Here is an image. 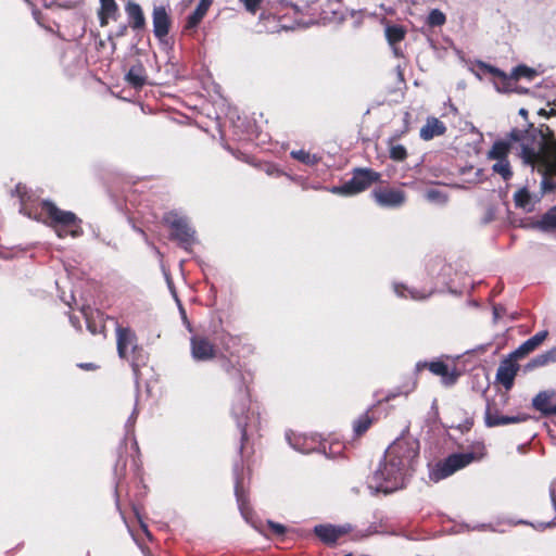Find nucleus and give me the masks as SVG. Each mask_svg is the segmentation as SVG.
Listing matches in <instances>:
<instances>
[{
    "mask_svg": "<svg viewBox=\"0 0 556 556\" xmlns=\"http://www.w3.org/2000/svg\"><path fill=\"white\" fill-rule=\"evenodd\" d=\"M503 313H504V308L501 305L493 306V315H494L495 320L501 318Z\"/></svg>",
    "mask_w": 556,
    "mask_h": 556,
    "instance_id": "a19ab883",
    "label": "nucleus"
},
{
    "mask_svg": "<svg viewBox=\"0 0 556 556\" xmlns=\"http://www.w3.org/2000/svg\"><path fill=\"white\" fill-rule=\"evenodd\" d=\"M482 455V452H465L452 454L434 465V467L429 472V478L433 482H439L452 476L457 470L465 468L472 462L480 459Z\"/></svg>",
    "mask_w": 556,
    "mask_h": 556,
    "instance_id": "39448f33",
    "label": "nucleus"
},
{
    "mask_svg": "<svg viewBox=\"0 0 556 556\" xmlns=\"http://www.w3.org/2000/svg\"><path fill=\"white\" fill-rule=\"evenodd\" d=\"M407 156L406 148L402 144H395L390 148V157L393 161H404Z\"/></svg>",
    "mask_w": 556,
    "mask_h": 556,
    "instance_id": "72a5a7b5",
    "label": "nucleus"
},
{
    "mask_svg": "<svg viewBox=\"0 0 556 556\" xmlns=\"http://www.w3.org/2000/svg\"><path fill=\"white\" fill-rule=\"evenodd\" d=\"M42 212L49 217V226L54 229L59 238L67 236L77 238L83 235L81 219L73 212L63 211L50 201L42 202Z\"/></svg>",
    "mask_w": 556,
    "mask_h": 556,
    "instance_id": "20e7f679",
    "label": "nucleus"
},
{
    "mask_svg": "<svg viewBox=\"0 0 556 556\" xmlns=\"http://www.w3.org/2000/svg\"><path fill=\"white\" fill-rule=\"evenodd\" d=\"M232 379L237 391L231 400L230 413L240 430L241 442L243 443L248 440L247 427L250 419V391L247 376L243 372L236 369L232 374Z\"/></svg>",
    "mask_w": 556,
    "mask_h": 556,
    "instance_id": "7ed1b4c3",
    "label": "nucleus"
},
{
    "mask_svg": "<svg viewBox=\"0 0 556 556\" xmlns=\"http://www.w3.org/2000/svg\"><path fill=\"white\" fill-rule=\"evenodd\" d=\"M137 416H138V410L135 408L130 415V417L128 418L127 422H126V427L129 428V427H134L135 422H136V419H137Z\"/></svg>",
    "mask_w": 556,
    "mask_h": 556,
    "instance_id": "ea45409f",
    "label": "nucleus"
},
{
    "mask_svg": "<svg viewBox=\"0 0 556 556\" xmlns=\"http://www.w3.org/2000/svg\"><path fill=\"white\" fill-rule=\"evenodd\" d=\"M71 323L75 326L76 320H74V318H73V317H71Z\"/></svg>",
    "mask_w": 556,
    "mask_h": 556,
    "instance_id": "864d4df0",
    "label": "nucleus"
},
{
    "mask_svg": "<svg viewBox=\"0 0 556 556\" xmlns=\"http://www.w3.org/2000/svg\"><path fill=\"white\" fill-rule=\"evenodd\" d=\"M515 77H528L531 78L534 75V71L527 67L526 65H519L514 70Z\"/></svg>",
    "mask_w": 556,
    "mask_h": 556,
    "instance_id": "e433bc0d",
    "label": "nucleus"
},
{
    "mask_svg": "<svg viewBox=\"0 0 556 556\" xmlns=\"http://www.w3.org/2000/svg\"><path fill=\"white\" fill-rule=\"evenodd\" d=\"M191 356L195 362H207L215 357L216 348L203 336H192L190 339Z\"/></svg>",
    "mask_w": 556,
    "mask_h": 556,
    "instance_id": "9d476101",
    "label": "nucleus"
},
{
    "mask_svg": "<svg viewBox=\"0 0 556 556\" xmlns=\"http://www.w3.org/2000/svg\"><path fill=\"white\" fill-rule=\"evenodd\" d=\"M425 198L427 201L438 205H444L447 202V195L443 191L435 188L426 190Z\"/></svg>",
    "mask_w": 556,
    "mask_h": 556,
    "instance_id": "c756f323",
    "label": "nucleus"
},
{
    "mask_svg": "<svg viewBox=\"0 0 556 556\" xmlns=\"http://www.w3.org/2000/svg\"><path fill=\"white\" fill-rule=\"evenodd\" d=\"M419 443L412 438H399L386 450L374 472L370 489L391 493L405 486L418 462Z\"/></svg>",
    "mask_w": 556,
    "mask_h": 556,
    "instance_id": "f257e3e1",
    "label": "nucleus"
},
{
    "mask_svg": "<svg viewBox=\"0 0 556 556\" xmlns=\"http://www.w3.org/2000/svg\"><path fill=\"white\" fill-rule=\"evenodd\" d=\"M376 532H377V531H376V529H374L372 527H369V528L366 530V532H365V533H363V534L361 535V538L369 536V535H371V534H374V533H376Z\"/></svg>",
    "mask_w": 556,
    "mask_h": 556,
    "instance_id": "37998d69",
    "label": "nucleus"
},
{
    "mask_svg": "<svg viewBox=\"0 0 556 556\" xmlns=\"http://www.w3.org/2000/svg\"><path fill=\"white\" fill-rule=\"evenodd\" d=\"M548 331L542 330L535 333L533 337L526 340L521 343L511 354L510 357L515 359L522 358L527 356L529 353L533 352L538 349L547 338Z\"/></svg>",
    "mask_w": 556,
    "mask_h": 556,
    "instance_id": "6ab92c4d",
    "label": "nucleus"
},
{
    "mask_svg": "<svg viewBox=\"0 0 556 556\" xmlns=\"http://www.w3.org/2000/svg\"><path fill=\"white\" fill-rule=\"evenodd\" d=\"M286 439L292 448L303 454L318 451L321 445L317 435L298 434L290 431L286 433Z\"/></svg>",
    "mask_w": 556,
    "mask_h": 556,
    "instance_id": "9b49d317",
    "label": "nucleus"
},
{
    "mask_svg": "<svg viewBox=\"0 0 556 556\" xmlns=\"http://www.w3.org/2000/svg\"><path fill=\"white\" fill-rule=\"evenodd\" d=\"M131 366H132V370H134L135 375L137 376V374H138V366L136 364H134V363H132Z\"/></svg>",
    "mask_w": 556,
    "mask_h": 556,
    "instance_id": "de8ad7c7",
    "label": "nucleus"
},
{
    "mask_svg": "<svg viewBox=\"0 0 556 556\" xmlns=\"http://www.w3.org/2000/svg\"><path fill=\"white\" fill-rule=\"evenodd\" d=\"M394 290H395V292H396L400 296H407L405 292H408L412 299H422V298H425V295H421V294H419V293H418V292H416V291L409 290V289H407V288H406V287H404V286L395 285V286H394Z\"/></svg>",
    "mask_w": 556,
    "mask_h": 556,
    "instance_id": "f704fd0d",
    "label": "nucleus"
},
{
    "mask_svg": "<svg viewBox=\"0 0 556 556\" xmlns=\"http://www.w3.org/2000/svg\"><path fill=\"white\" fill-rule=\"evenodd\" d=\"M541 201V195L531 193L527 188H521L514 193V202L516 207L527 213L535 210V205Z\"/></svg>",
    "mask_w": 556,
    "mask_h": 556,
    "instance_id": "aec40b11",
    "label": "nucleus"
},
{
    "mask_svg": "<svg viewBox=\"0 0 556 556\" xmlns=\"http://www.w3.org/2000/svg\"><path fill=\"white\" fill-rule=\"evenodd\" d=\"M101 9H100V20L101 25H105L108 23V18H114L117 13V4L115 0H100Z\"/></svg>",
    "mask_w": 556,
    "mask_h": 556,
    "instance_id": "cd10ccee",
    "label": "nucleus"
},
{
    "mask_svg": "<svg viewBox=\"0 0 556 556\" xmlns=\"http://www.w3.org/2000/svg\"><path fill=\"white\" fill-rule=\"evenodd\" d=\"M212 3V0H201L199 4L197 5L195 10L192 12V14L189 15L187 20V28H194L198 26V24L201 22V20L206 14L210 5Z\"/></svg>",
    "mask_w": 556,
    "mask_h": 556,
    "instance_id": "a878e982",
    "label": "nucleus"
},
{
    "mask_svg": "<svg viewBox=\"0 0 556 556\" xmlns=\"http://www.w3.org/2000/svg\"><path fill=\"white\" fill-rule=\"evenodd\" d=\"M267 526L276 535L281 536L287 532V528L283 525L275 522L273 520H267Z\"/></svg>",
    "mask_w": 556,
    "mask_h": 556,
    "instance_id": "4c0bfd02",
    "label": "nucleus"
},
{
    "mask_svg": "<svg viewBox=\"0 0 556 556\" xmlns=\"http://www.w3.org/2000/svg\"><path fill=\"white\" fill-rule=\"evenodd\" d=\"M538 227L543 231L556 230V205L549 208L538 223Z\"/></svg>",
    "mask_w": 556,
    "mask_h": 556,
    "instance_id": "c85d7f7f",
    "label": "nucleus"
},
{
    "mask_svg": "<svg viewBox=\"0 0 556 556\" xmlns=\"http://www.w3.org/2000/svg\"><path fill=\"white\" fill-rule=\"evenodd\" d=\"M555 362H556V356H555L554 352L552 351V349H549L548 351L536 355L530 362H528L523 366V372H529L535 368L543 367V366H546V365H548L551 363H555Z\"/></svg>",
    "mask_w": 556,
    "mask_h": 556,
    "instance_id": "b1692460",
    "label": "nucleus"
},
{
    "mask_svg": "<svg viewBox=\"0 0 556 556\" xmlns=\"http://www.w3.org/2000/svg\"><path fill=\"white\" fill-rule=\"evenodd\" d=\"M88 328L90 329L91 332H94V330L91 328L90 324H88Z\"/></svg>",
    "mask_w": 556,
    "mask_h": 556,
    "instance_id": "6e6d98bb",
    "label": "nucleus"
},
{
    "mask_svg": "<svg viewBox=\"0 0 556 556\" xmlns=\"http://www.w3.org/2000/svg\"><path fill=\"white\" fill-rule=\"evenodd\" d=\"M79 367H81L84 369H93L94 365L92 363H84V364H80Z\"/></svg>",
    "mask_w": 556,
    "mask_h": 556,
    "instance_id": "c03bdc74",
    "label": "nucleus"
},
{
    "mask_svg": "<svg viewBox=\"0 0 556 556\" xmlns=\"http://www.w3.org/2000/svg\"><path fill=\"white\" fill-rule=\"evenodd\" d=\"M446 131V126L437 117H428L426 124L420 129V138L428 141L437 136H442Z\"/></svg>",
    "mask_w": 556,
    "mask_h": 556,
    "instance_id": "4be33fe9",
    "label": "nucleus"
},
{
    "mask_svg": "<svg viewBox=\"0 0 556 556\" xmlns=\"http://www.w3.org/2000/svg\"><path fill=\"white\" fill-rule=\"evenodd\" d=\"M125 29H126L125 26L122 29H119V34L118 35H123Z\"/></svg>",
    "mask_w": 556,
    "mask_h": 556,
    "instance_id": "603ef678",
    "label": "nucleus"
},
{
    "mask_svg": "<svg viewBox=\"0 0 556 556\" xmlns=\"http://www.w3.org/2000/svg\"><path fill=\"white\" fill-rule=\"evenodd\" d=\"M539 113L542 114V115H546V112H545L544 109H541Z\"/></svg>",
    "mask_w": 556,
    "mask_h": 556,
    "instance_id": "3c124183",
    "label": "nucleus"
},
{
    "mask_svg": "<svg viewBox=\"0 0 556 556\" xmlns=\"http://www.w3.org/2000/svg\"><path fill=\"white\" fill-rule=\"evenodd\" d=\"M482 172H483V170H482L481 168L477 169V173H476V174H477V176L482 175Z\"/></svg>",
    "mask_w": 556,
    "mask_h": 556,
    "instance_id": "8fccbe9b",
    "label": "nucleus"
},
{
    "mask_svg": "<svg viewBox=\"0 0 556 556\" xmlns=\"http://www.w3.org/2000/svg\"><path fill=\"white\" fill-rule=\"evenodd\" d=\"M152 23L154 36L160 41H163L168 35L170 28V17L165 7H154L152 13Z\"/></svg>",
    "mask_w": 556,
    "mask_h": 556,
    "instance_id": "4468645a",
    "label": "nucleus"
},
{
    "mask_svg": "<svg viewBox=\"0 0 556 556\" xmlns=\"http://www.w3.org/2000/svg\"><path fill=\"white\" fill-rule=\"evenodd\" d=\"M235 475H236L235 494H236V497H237L239 509L241 511L242 517L247 521H249V511H248V509L245 507L244 492H243L242 482H241V480L239 478V475H238V467L235 468Z\"/></svg>",
    "mask_w": 556,
    "mask_h": 556,
    "instance_id": "bb28decb",
    "label": "nucleus"
},
{
    "mask_svg": "<svg viewBox=\"0 0 556 556\" xmlns=\"http://www.w3.org/2000/svg\"><path fill=\"white\" fill-rule=\"evenodd\" d=\"M514 142L508 135L507 140H496L486 153V157L494 161L492 172L500 175L504 181H508L513 177L508 154Z\"/></svg>",
    "mask_w": 556,
    "mask_h": 556,
    "instance_id": "6e6552de",
    "label": "nucleus"
},
{
    "mask_svg": "<svg viewBox=\"0 0 556 556\" xmlns=\"http://www.w3.org/2000/svg\"><path fill=\"white\" fill-rule=\"evenodd\" d=\"M127 81L135 88H140L146 84V71L142 64L132 65L126 74Z\"/></svg>",
    "mask_w": 556,
    "mask_h": 556,
    "instance_id": "393cba45",
    "label": "nucleus"
},
{
    "mask_svg": "<svg viewBox=\"0 0 556 556\" xmlns=\"http://www.w3.org/2000/svg\"><path fill=\"white\" fill-rule=\"evenodd\" d=\"M529 419V416L526 414H518L515 416H501L496 412H493L492 405L488 403L486 409H485V425L488 427H497V426H505L509 424H519L527 421Z\"/></svg>",
    "mask_w": 556,
    "mask_h": 556,
    "instance_id": "dca6fc26",
    "label": "nucleus"
},
{
    "mask_svg": "<svg viewBox=\"0 0 556 556\" xmlns=\"http://www.w3.org/2000/svg\"><path fill=\"white\" fill-rule=\"evenodd\" d=\"M519 115H521L522 117L527 118L528 116V111L525 109V108H521L519 110Z\"/></svg>",
    "mask_w": 556,
    "mask_h": 556,
    "instance_id": "a18cd8bd",
    "label": "nucleus"
},
{
    "mask_svg": "<svg viewBox=\"0 0 556 556\" xmlns=\"http://www.w3.org/2000/svg\"><path fill=\"white\" fill-rule=\"evenodd\" d=\"M350 523L334 526L330 523L317 525L314 527V533L317 538L327 545H334L337 541L352 531Z\"/></svg>",
    "mask_w": 556,
    "mask_h": 556,
    "instance_id": "1a4fd4ad",
    "label": "nucleus"
},
{
    "mask_svg": "<svg viewBox=\"0 0 556 556\" xmlns=\"http://www.w3.org/2000/svg\"><path fill=\"white\" fill-rule=\"evenodd\" d=\"M549 497H551V502L553 504V507L556 510V493H555L554 489L549 490Z\"/></svg>",
    "mask_w": 556,
    "mask_h": 556,
    "instance_id": "79ce46f5",
    "label": "nucleus"
},
{
    "mask_svg": "<svg viewBox=\"0 0 556 556\" xmlns=\"http://www.w3.org/2000/svg\"><path fill=\"white\" fill-rule=\"evenodd\" d=\"M381 175L370 168H355L352 178L341 186H334L330 192L334 194L351 197L368 189L372 184L380 180Z\"/></svg>",
    "mask_w": 556,
    "mask_h": 556,
    "instance_id": "0eeeda50",
    "label": "nucleus"
},
{
    "mask_svg": "<svg viewBox=\"0 0 556 556\" xmlns=\"http://www.w3.org/2000/svg\"><path fill=\"white\" fill-rule=\"evenodd\" d=\"M532 407L543 416H556V392L544 390L532 399Z\"/></svg>",
    "mask_w": 556,
    "mask_h": 556,
    "instance_id": "ddd939ff",
    "label": "nucleus"
},
{
    "mask_svg": "<svg viewBox=\"0 0 556 556\" xmlns=\"http://www.w3.org/2000/svg\"><path fill=\"white\" fill-rule=\"evenodd\" d=\"M371 422L372 420L368 414H364L361 417H358V419L354 421L353 426L356 435H362L363 433H365L370 427Z\"/></svg>",
    "mask_w": 556,
    "mask_h": 556,
    "instance_id": "2f4dec72",
    "label": "nucleus"
},
{
    "mask_svg": "<svg viewBox=\"0 0 556 556\" xmlns=\"http://www.w3.org/2000/svg\"><path fill=\"white\" fill-rule=\"evenodd\" d=\"M239 2L243 4L249 13L255 14L260 9L262 0H239Z\"/></svg>",
    "mask_w": 556,
    "mask_h": 556,
    "instance_id": "c9c22d12",
    "label": "nucleus"
},
{
    "mask_svg": "<svg viewBox=\"0 0 556 556\" xmlns=\"http://www.w3.org/2000/svg\"><path fill=\"white\" fill-rule=\"evenodd\" d=\"M509 137L520 141L519 155L522 163L543 176L539 195L556 190V181L548 178L549 175H556V141L546 139L542 132L530 134L516 128L510 130Z\"/></svg>",
    "mask_w": 556,
    "mask_h": 556,
    "instance_id": "f03ea898",
    "label": "nucleus"
},
{
    "mask_svg": "<svg viewBox=\"0 0 556 556\" xmlns=\"http://www.w3.org/2000/svg\"><path fill=\"white\" fill-rule=\"evenodd\" d=\"M515 358H508L503 361L496 371V379L506 390L511 389L515 377L519 370L518 364L514 361Z\"/></svg>",
    "mask_w": 556,
    "mask_h": 556,
    "instance_id": "a211bd4d",
    "label": "nucleus"
},
{
    "mask_svg": "<svg viewBox=\"0 0 556 556\" xmlns=\"http://www.w3.org/2000/svg\"><path fill=\"white\" fill-rule=\"evenodd\" d=\"M372 197L382 207L396 208L405 203L406 195L400 189H379L372 191Z\"/></svg>",
    "mask_w": 556,
    "mask_h": 556,
    "instance_id": "f8f14e48",
    "label": "nucleus"
},
{
    "mask_svg": "<svg viewBox=\"0 0 556 556\" xmlns=\"http://www.w3.org/2000/svg\"><path fill=\"white\" fill-rule=\"evenodd\" d=\"M291 156L306 165H315L319 157L316 154H311L305 150H293L291 151Z\"/></svg>",
    "mask_w": 556,
    "mask_h": 556,
    "instance_id": "7c9ffc66",
    "label": "nucleus"
},
{
    "mask_svg": "<svg viewBox=\"0 0 556 556\" xmlns=\"http://www.w3.org/2000/svg\"><path fill=\"white\" fill-rule=\"evenodd\" d=\"M165 224L170 228V238L176 240L181 248L190 251L197 242L195 230L191 227L189 219L178 212L172 211L164 215Z\"/></svg>",
    "mask_w": 556,
    "mask_h": 556,
    "instance_id": "423d86ee",
    "label": "nucleus"
},
{
    "mask_svg": "<svg viewBox=\"0 0 556 556\" xmlns=\"http://www.w3.org/2000/svg\"><path fill=\"white\" fill-rule=\"evenodd\" d=\"M536 530H545L546 528L556 527V518L548 522H539L538 525H531Z\"/></svg>",
    "mask_w": 556,
    "mask_h": 556,
    "instance_id": "58836bf2",
    "label": "nucleus"
},
{
    "mask_svg": "<svg viewBox=\"0 0 556 556\" xmlns=\"http://www.w3.org/2000/svg\"><path fill=\"white\" fill-rule=\"evenodd\" d=\"M252 526H253V528H254L255 530H257L260 533H263V530H262L258 526H256L255 523H252Z\"/></svg>",
    "mask_w": 556,
    "mask_h": 556,
    "instance_id": "09e8293b",
    "label": "nucleus"
},
{
    "mask_svg": "<svg viewBox=\"0 0 556 556\" xmlns=\"http://www.w3.org/2000/svg\"><path fill=\"white\" fill-rule=\"evenodd\" d=\"M406 28L402 25H387L384 29L386 38L391 47L395 56H403L402 50L397 47V45L405 38Z\"/></svg>",
    "mask_w": 556,
    "mask_h": 556,
    "instance_id": "412c9836",
    "label": "nucleus"
},
{
    "mask_svg": "<svg viewBox=\"0 0 556 556\" xmlns=\"http://www.w3.org/2000/svg\"><path fill=\"white\" fill-rule=\"evenodd\" d=\"M264 18H266L265 13H262L261 14V20H264Z\"/></svg>",
    "mask_w": 556,
    "mask_h": 556,
    "instance_id": "5fc2aeb1",
    "label": "nucleus"
},
{
    "mask_svg": "<svg viewBox=\"0 0 556 556\" xmlns=\"http://www.w3.org/2000/svg\"><path fill=\"white\" fill-rule=\"evenodd\" d=\"M125 11L127 13L129 24L132 29L138 30L142 29L146 26V17L143 15V11L141 7L134 2L129 1L125 5Z\"/></svg>",
    "mask_w": 556,
    "mask_h": 556,
    "instance_id": "5701e85b",
    "label": "nucleus"
},
{
    "mask_svg": "<svg viewBox=\"0 0 556 556\" xmlns=\"http://www.w3.org/2000/svg\"><path fill=\"white\" fill-rule=\"evenodd\" d=\"M446 21L445 14L439 9H433L430 11L427 23L429 26H442Z\"/></svg>",
    "mask_w": 556,
    "mask_h": 556,
    "instance_id": "473e14b6",
    "label": "nucleus"
},
{
    "mask_svg": "<svg viewBox=\"0 0 556 556\" xmlns=\"http://www.w3.org/2000/svg\"><path fill=\"white\" fill-rule=\"evenodd\" d=\"M117 353L121 358H127L128 352L137 350V338L129 328H116Z\"/></svg>",
    "mask_w": 556,
    "mask_h": 556,
    "instance_id": "2eb2a0df",
    "label": "nucleus"
},
{
    "mask_svg": "<svg viewBox=\"0 0 556 556\" xmlns=\"http://www.w3.org/2000/svg\"><path fill=\"white\" fill-rule=\"evenodd\" d=\"M140 526H141V529L144 531V533L147 535H150L149 531H148V527L146 523H143L141 520H140Z\"/></svg>",
    "mask_w": 556,
    "mask_h": 556,
    "instance_id": "49530a36",
    "label": "nucleus"
},
{
    "mask_svg": "<svg viewBox=\"0 0 556 556\" xmlns=\"http://www.w3.org/2000/svg\"><path fill=\"white\" fill-rule=\"evenodd\" d=\"M416 367L417 370L427 367L433 375L442 377V381L446 386L454 384L458 377V375L454 370L451 371L448 366L441 361L430 363H418Z\"/></svg>",
    "mask_w": 556,
    "mask_h": 556,
    "instance_id": "f3484780",
    "label": "nucleus"
}]
</instances>
